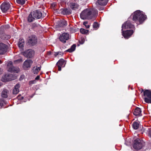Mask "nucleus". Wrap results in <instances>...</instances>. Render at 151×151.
<instances>
[{
	"instance_id": "obj_9",
	"label": "nucleus",
	"mask_w": 151,
	"mask_h": 151,
	"mask_svg": "<svg viewBox=\"0 0 151 151\" xmlns=\"http://www.w3.org/2000/svg\"><path fill=\"white\" fill-rule=\"evenodd\" d=\"M34 51L31 49H28L26 50L23 52V55L27 58H31L34 55Z\"/></svg>"
},
{
	"instance_id": "obj_18",
	"label": "nucleus",
	"mask_w": 151,
	"mask_h": 151,
	"mask_svg": "<svg viewBox=\"0 0 151 151\" xmlns=\"http://www.w3.org/2000/svg\"><path fill=\"white\" fill-rule=\"evenodd\" d=\"M20 85L19 83H17L15 86L13 90V93L14 94H17L19 91V88L20 87Z\"/></svg>"
},
{
	"instance_id": "obj_19",
	"label": "nucleus",
	"mask_w": 151,
	"mask_h": 151,
	"mask_svg": "<svg viewBox=\"0 0 151 151\" xmlns=\"http://www.w3.org/2000/svg\"><path fill=\"white\" fill-rule=\"evenodd\" d=\"M133 114L136 116H141V110L138 107L136 108L134 111Z\"/></svg>"
},
{
	"instance_id": "obj_36",
	"label": "nucleus",
	"mask_w": 151,
	"mask_h": 151,
	"mask_svg": "<svg viewBox=\"0 0 151 151\" xmlns=\"http://www.w3.org/2000/svg\"><path fill=\"white\" fill-rule=\"evenodd\" d=\"M35 80L31 81L29 82V84L30 85L34 84L35 83Z\"/></svg>"
},
{
	"instance_id": "obj_30",
	"label": "nucleus",
	"mask_w": 151,
	"mask_h": 151,
	"mask_svg": "<svg viewBox=\"0 0 151 151\" xmlns=\"http://www.w3.org/2000/svg\"><path fill=\"white\" fill-rule=\"evenodd\" d=\"M16 2L18 4L23 5L25 4V0H16Z\"/></svg>"
},
{
	"instance_id": "obj_34",
	"label": "nucleus",
	"mask_w": 151,
	"mask_h": 151,
	"mask_svg": "<svg viewBox=\"0 0 151 151\" xmlns=\"http://www.w3.org/2000/svg\"><path fill=\"white\" fill-rule=\"evenodd\" d=\"M147 131L148 132V134L149 136L151 137V128H149L147 130Z\"/></svg>"
},
{
	"instance_id": "obj_8",
	"label": "nucleus",
	"mask_w": 151,
	"mask_h": 151,
	"mask_svg": "<svg viewBox=\"0 0 151 151\" xmlns=\"http://www.w3.org/2000/svg\"><path fill=\"white\" fill-rule=\"evenodd\" d=\"M16 78V76H13L12 74H6L4 75L2 81L6 82L9 81H11L14 80Z\"/></svg>"
},
{
	"instance_id": "obj_7",
	"label": "nucleus",
	"mask_w": 151,
	"mask_h": 151,
	"mask_svg": "<svg viewBox=\"0 0 151 151\" xmlns=\"http://www.w3.org/2000/svg\"><path fill=\"white\" fill-rule=\"evenodd\" d=\"M33 14V16L35 17V18L37 19H39L42 18L43 17L46 15V14H42L41 12L38 10H36L32 12Z\"/></svg>"
},
{
	"instance_id": "obj_20",
	"label": "nucleus",
	"mask_w": 151,
	"mask_h": 151,
	"mask_svg": "<svg viewBox=\"0 0 151 151\" xmlns=\"http://www.w3.org/2000/svg\"><path fill=\"white\" fill-rule=\"evenodd\" d=\"M70 8L73 10H75L78 9L79 5L77 3L71 2L69 4Z\"/></svg>"
},
{
	"instance_id": "obj_35",
	"label": "nucleus",
	"mask_w": 151,
	"mask_h": 151,
	"mask_svg": "<svg viewBox=\"0 0 151 151\" xmlns=\"http://www.w3.org/2000/svg\"><path fill=\"white\" fill-rule=\"evenodd\" d=\"M4 101L3 100H0V106H2L4 105Z\"/></svg>"
},
{
	"instance_id": "obj_1",
	"label": "nucleus",
	"mask_w": 151,
	"mask_h": 151,
	"mask_svg": "<svg viewBox=\"0 0 151 151\" xmlns=\"http://www.w3.org/2000/svg\"><path fill=\"white\" fill-rule=\"evenodd\" d=\"M98 11L95 9H87L81 13L80 17L82 19H86L94 20L97 16Z\"/></svg>"
},
{
	"instance_id": "obj_32",
	"label": "nucleus",
	"mask_w": 151,
	"mask_h": 151,
	"mask_svg": "<svg viewBox=\"0 0 151 151\" xmlns=\"http://www.w3.org/2000/svg\"><path fill=\"white\" fill-rule=\"evenodd\" d=\"M22 60L21 58H20L17 60H15L14 61V63L15 64H17V63H19L20 62H22Z\"/></svg>"
},
{
	"instance_id": "obj_10",
	"label": "nucleus",
	"mask_w": 151,
	"mask_h": 151,
	"mask_svg": "<svg viewBox=\"0 0 151 151\" xmlns=\"http://www.w3.org/2000/svg\"><path fill=\"white\" fill-rule=\"evenodd\" d=\"M69 35L68 33H64L60 37L59 39L63 43H65L69 39Z\"/></svg>"
},
{
	"instance_id": "obj_6",
	"label": "nucleus",
	"mask_w": 151,
	"mask_h": 151,
	"mask_svg": "<svg viewBox=\"0 0 151 151\" xmlns=\"http://www.w3.org/2000/svg\"><path fill=\"white\" fill-rule=\"evenodd\" d=\"M8 70L10 72H14L18 73L19 71L18 67H15L13 66L12 62L11 61L9 62L7 65Z\"/></svg>"
},
{
	"instance_id": "obj_11",
	"label": "nucleus",
	"mask_w": 151,
	"mask_h": 151,
	"mask_svg": "<svg viewBox=\"0 0 151 151\" xmlns=\"http://www.w3.org/2000/svg\"><path fill=\"white\" fill-rule=\"evenodd\" d=\"M10 4L9 3H4L1 6V8L3 13H6L10 7Z\"/></svg>"
},
{
	"instance_id": "obj_4",
	"label": "nucleus",
	"mask_w": 151,
	"mask_h": 151,
	"mask_svg": "<svg viewBox=\"0 0 151 151\" xmlns=\"http://www.w3.org/2000/svg\"><path fill=\"white\" fill-rule=\"evenodd\" d=\"M143 91L144 96L145 97L144 98L145 101L147 103H151V91L148 90L144 91V90L142 89V92Z\"/></svg>"
},
{
	"instance_id": "obj_37",
	"label": "nucleus",
	"mask_w": 151,
	"mask_h": 151,
	"mask_svg": "<svg viewBox=\"0 0 151 151\" xmlns=\"http://www.w3.org/2000/svg\"><path fill=\"white\" fill-rule=\"evenodd\" d=\"M58 70L59 71H60L61 70V67H62L60 65H58Z\"/></svg>"
},
{
	"instance_id": "obj_40",
	"label": "nucleus",
	"mask_w": 151,
	"mask_h": 151,
	"mask_svg": "<svg viewBox=\"0 0 151 151\" xmlns=\"http://www.w3.org/2000/svg\"><path fill=\"white\" fill-rule=\"evenodd\" d=\"M68 10L67 9H65V12H66V13H68Z\"/></svg>"
},
{
	"instance_id": "obj_15",
	"label": "nucleus",
	"mask_w": 151,
	"mask_h": 151,
	"mask_svg": "<svg viewBox=\"0 0 151 151\" xmlns=\"http://www.w3.org/2000/svg\"><path fill=\"white\" fill-rule=\"evenodd\" d=\"M7 46L4 43L0 42V54H4L7 50Z\"/></svg>"
},
{
	"instance_id": "obj_3",
	"label": "nucleus",
	"mask_w": 151,
	"mask_h": 151,
	"mask_svg": "<svg viewBox=\"0 0 151 151\" xmlns=\"http://www.w3.org/2000/svg\"><path fill=\"white\" fill-rule=\"evenodd\" d=\"M144 144L143 141L137 138L134 140L133 147L136 150H139L143 147Z\"/></svg>"
},
{
	"instance_id": "obj_43",
	"label": "nucleus",
	"mask_w": 151,
	"mask_h": 151,
	"mask_svg": "<svg viewBox=\"0 0 151 151\" xmlns=\"http://www.w3.org/2000/svg\"><path fill=\"white\" fill-rule=\"evenodd\" d=\"M2 63V62L1 60H0V64H1Z\"/></svg>"
},
{
	"instance_id": "obj_23",
	"label": "nucleus",
	"mask_w": 151,
	"mask_h": 151,
	"mask_svg": "<svg viewBox=\"0 0 151 151\" xmlns=\"http://www.w3.org/2000/svg\"><path fill=\"white\" fill-rule=\"evenodd\" d=\"M0 37L2 40H7L10 38V36L4 33L2 34H0Z\"/></svg>"
},
{
	"instance_id": "obj_21",
	"label": "nucleus",
	"mask_w": 151,
	"mask_h": 151,
	"mask_svg": "<svg viewBox=\"0 0 151 151\" xmlns=\"http://www.w3.org/2000/svg\"><path fill=\"white\" fill-rule=\"evenodd\" d=\"M9 91L6 89H4L1 92V96L3 98H6L8 97Z\"/></svg>"
},
{
	"instance_id": "obj_29",
	"label": "nucleus",
	"mask_w": 151,
	"mask_h": 151,
	"mask_svg": "<svg viewBox=\"0 0 151 151\" xmlns=\"http://www.w3.org/2000/svg\"><path fill=\"white\" fill-rule=\"evenodd\" d=\"M80 31L81 33L83 34H87L88 32V30H86L83 28H81L80 30Z\"/></svg>"
},
{
	"instance_id": "obj_31",
	"label": "nucleus",
	"mask_w": 151,
	"mask_h": 151,
	"mask_svg": "<svg viewBox=\"0 0 151 151\" xmlns=\"http://www.w3.org/2000/svg\"><path fill=\"white\" fill-rule=\"evenodd\" d=\"M93 27L95 29H97L99 27V25L98 23L96 22L94 23L93 24Z\"/></svg>"
},
{
	"instance_id": "obj_22",
	"label": "nucleus",
	"mask_w": 151,
	"mask_h": 151,
	"mask_svg": "<svg viewBox=\"0 0 151 151\" xmlns=\"http://www.w3.org/2000/svg\"><path fill=\"white\" fill-rule=\"evenodd\" d=\"M35 17L33 16L32 13L31 12L27 17V20L29 22L33 21L35 19Z\"/></svg>"
},
{
	"instance_id": "obj_14",
	"label": "nucleus",
	"mask_w": 151,
	"mask_h": 151,
	"mask_svg": "<svg viewBox=\"0 0 151 151\" xmlns=\"http://www.w3.org/2000/svg\"><path fill=\"white\" fill-rule=\"evenodd\" d=\"M67 25V22L65 20L60 21L58 22L57 24L56 25V27L58 29L60 30L59 29L60 28L64 27L66 26Z\"/></svg>"
},
{
	"instance_id": "obj_38",
	"label": "nucleus",
	"mask_w": 151,
	"mask_h": 151,
	"mask_svg": "<svg viewBox=\"0 0 151 151\" xmlns=\"http://www.w3.org/2000/svg\"><path fill=\"white\" fill-rule=\"evenodd\" d=\"M57 53L58 54V55H61L62 56V55L63 54V53L60 52H57Z\"/></svg>"
},
{
	"instance_id": "obj_17",
	"label": "nucleus",
	"mask_w": 151,
	"mask_h": 151,
	"mask_svg": "<svg viewBox=\"0 0 151 151\" xmlns=\"http://www.w3.org/2000/svg\"><path fill=\"white\" fill-rule=\"evenodd\" d=\"M24 45V39L20 38L18 43V45L20 49L23 50Z\"/></svg>"
},
{
	"instance_id": "obj_42",
	"label": "nucleus",
	"mask_w": 151,
	"mask_h": 151,
	"mask_svg": "<svg viewBox=\"0 0 151 151\" xmlns=\"http://www.w3.org/2000/svg\"><path fill=\"white\" fill-rule=\"evenodd\" d=\"M2 85V83L0 82V86H1Z\"/></svg>"
},
{
	"instance_id": "obj_5",
	"label": "nucleus",
	"mask_w": 151,
	"mask_h": 151,
	"mask_svg": "<svg viewBox=\"0 0 151 151\" xmlns=\"http://www.w3.org/2000/svg\"><path fill=\"white\" fill-rule=\"evenodd\" d=\"M27 41L29 45L34 46L37 43V38L35 35H31L28 37Z\"/></svg>"
},
{
	"instance_id": "obj_39",
	"label": "nucleus",
	"mask_w": 151,
	"mask_h": 151,
	"mask_svg": "<svg viewBox=\"0 0 151 151\" xmlns=\"http://www.w3.org/2000/svg\"><path fill=\"white\" fill-rule=\"evenodd\" d=\"M40 78V76H37V77L35 78V79L36 80H38V79H39Z\"/></svg>"
},
{
	"instance_id": "obj_44",
	"label": "nucleus",
	"mask_w": 151,
	"mask_h": 151,
	"mask_svg": "<svg viewBox=\"0 0 151 151\" xmlns=\"http://www.w3.org/2000/svg\"><path fill=\"white\" fill-rule=\"evenodd\" d=\"M102 9H100V10H102Z\"/></svg>"
},
{
	"instance_id": "obj_45",
	"label": "nucleus",
	"mask_w": 151,
	"mask_h": 151,
	"mask_svg": "<svg viewBox=\"0 0 151 151\" xmlns=\"http://www.w3.org/2000/svg\"><path fill=\"white\" fill-rule=\"evenodd\" d=\"M50 53H51V52H50L49 54H50Z\"/></svg>"
},
{
	"instance_id": "obj_12",
	"label": "nucleus",
	"mask_w": 151,
	"mask_h": 151,
	"mask_svg": "<svg viewBox=\"0 0 151 151\" xmlns=\"http://www.w3.org/2000/svg\"><path fill=\"white\" fill-rule=\"evenodd\" d=\"M122 30L123 29L134 28V25L131 24L130 21H127L122 26Z\"/></svg>"
},
{
	"instance_id": "obj_16",
	"label": "nucleus",
	"mask_w": 151,
	"mask_h": 151,
	"mask_svg": "<svg viewBox=\"0 0 151 151\" xmlns=\"http://www.w3.org/2000/svg\"><path fill=\"white\" fill-rule=\"evenodd\" d=\"M32 62V60H25L23 63V68L24 69H26L28 68H30Z\"/></svg>"
},
{
	"instance_id": "obj_28",
	"label": "nucleus",
	"mask_w": 151,
	"mask_h": 151,
	"mask_svg": "<svg viewBox=\"0 0 151 151\" xmlns=\"http://www.w3.org/2000/svg\"><path fill=\"white\" fill-rule=\"evenodd\" d=\"M76 45L75 44L73 45L71 47L66 50L67 51L71 52L74 51L76 48Z\"/></svg>"
},
{
	"instance_id": "obj_2",
	"label": "nucleus",
	"mask_w": 151,
	"mask_h": 151,
	"mask_svg": "<svg viewBox=\"0 0 151 151\" xmlns=\"http://www.w3.org/2000/svg\"><path fill=\"white\" fill-rule=\"evenodd\" d=\"M146 19V16L144 15L142 12L139 10L135 11L133 13L132 20L136 22L138 21L140 24L142 23Z\"/></svg>"
},
{
	"instance_id": "obj_41",
	"label": "nucleus",
	"mask_w": 151,
	"mask_h": 151,
	"mask_svg": "<svg viewBox=\"0 0 151 151\" xmlns=\"http://www.w3.org/2000/svg\"><path fill=\"white\" fill-rule=\"evenodd\" d=\"M54 55L55 56H57V55H58V54L57 53V52H56L54 54Z\"/></svg>"
},
{
	"instance_id": "obj_26",
	"label": "nucleus",
	"mask_w": 151,
	"mask_h": 151,
	"mask_svg": "<svg viewBox=\"0 0 151 151\" xmlns=\"http://www.w3.org/2000/svg\"><path fill=\"white\" fill-rule=\"evenodd\" d=\"M40 69V67H34L32 69L33 72L35 74H37Z\"/></svg>"
},
{
	"instance_id": "obj_27",
	"label": "nucleus",
	"mask_w": 151,
	"mask_h": 151,
	"mask_svg": "<svg viewBox=\"0 0 151 151\" xmlns=\"http://www.w3.org/2000/svg\"><path fill=\"white\" fill-rule=\"evenodd\" d=\"M132 127L134 129H137L139 127V124L137 122H134L132 124Z\"/></svg>"
},
{
	"instance_id": "obj_25",
	"label": "nucleus",
	"mask_w": 151,
	"mask_h": 151,
	"mask_svg": "<svg viewBox=\"0 0 151 151\" xmlns=\"http://www.w3.org/2000/svg\"><path fill=\"white\" fill-rule=\"evenodd\" d=\"M108 0H97V3L101 5H105L107 3Z\"/></svg>"
},
{
	"instance_id": "obj_13",
	"label": "nucleus",
	"mask_w": 151,
	"mask_h": 151,
	"mask_svg": "<svg viewBox=\"0 0 151 151\" xmlns=\"http://www.w3.org/2000/svg\"><path fill=\"white\" fill-rule=\"evenodd\" d=\"M134 31L132 30H127L125 32H122V35L125 38H128L132 34Z\"/></svg>"
},
{
	"instance_id": "obj_33",
	"label": "nucleus",
	"mask_w": 151,
	"mask_h": 151,
	"mask_svg": "<svg viewBox=\"0 0 151 151\" xmlns=\"http://www.w3.org/2000/svg\"><path fill=\"white\" fill-rule=\"evenodd\" d=\"M88 22H84L83 23V24L84 25L86 28H88L90 27L89 25L87 24Z\"/></svg>"
},
{
	"instance_id": "obj_24",
	"label": "nucleus",
	"mask_w": 151,
	"mask_h": 151,
	"mask_svg": "<svg viewBox=\"0 0 151 151\" xmlns=\"http://www.w3.org/2000/svg\"><path fill=\"white\" fill-rule=\"evenodd\" d=\"M65 61L63 59H60L57 64L58 65H60L62 67H64L65 65Z\"/></svg>"
}]
</instances>
